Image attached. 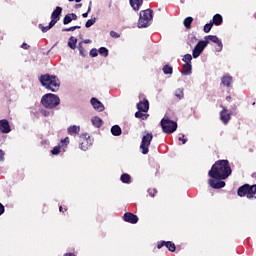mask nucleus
Masks as SVG:
<instances>
[{
	"label": "nucleus",
	"mask_w": 256,
	"mask_h": 256,
	"mask_svg": "<svg viewBox=\"0 0 256 256\" xmlns=\"http://www.w3.org/2000/svg\"><path fill=\"white\" fill-rule=\"evenodd\" d=\"M63 13V8L60 6L56 7L51 14V25H57L58 21L61 19V14Z\"/></svg>",
	"instance_id": "9d476101"
},
{
	"label": "nucleus",
	"mask_w": 256,
	"mask_h": 256,
	"mask_svg": "<svg viewBox=\"0 0 256 256\" xmlns=\"http://www.w3.org/2000/svg\"><path fill=\"white\" fill-rule=\"evenodd\" d=\"M232 109H237V107H236V106H234Z\"/></svg>",
	"instance_id": "680f3d73"
},
{
	"label": "nucleus",
	"mask_w": 256,
	"mask_h": 256,
	"mask_svg": "<svg viewBox=\"0 0 256 256\" xmlns=\"http://www.w3.org/2000/svg\"><path fill=\"white\" fill-rule=\"evenodd\" d=\"M90 103L96 111H99L100 113L105 111V105H103L97 98H91Z\"/></svg>",
	"instance_id": "dca6fc26"
},
{
	"label": "nucleus",
	"mask_w": 256,
	"mask_h": 256,
	"mask_svg": "<svg viewBox=\"0 0 256 256\" xmlns=\"http://www.w3.org/2000/svg\"><path fill=\"white\" fill-rule=\"evenodd\" d=\"M226 101H228V102L231 101V96H227Z\"/></svg>",
	"instance_id": "13d9d810"
},
{
	"label": "nucleus",
	"mask_w": 256,
	"mask_h": 256,
	"mask_svg": "<svg viewBox=\"0 0 256 256\" xmlns=\"http://www.w3.org/2000/svg\"><path fill=\"white\" fill-rule=\"evenodd\" d=\"M120 181H122V183H126V184L131 183V175H129L127 173L122 174L120 177Z\"/></svg>",
	"instance_id": "c85d7f7f"
},
{
	"label": "nucleus",
	"mask_w": 256,
	"mask_h": 256,
	"mask_svg": "<svg viewBox=\"0 0 256 256\" xmlns=\"http://www.w3.org/2000/svg\"><path fill=\"white\" fill-rule=\"evenodd\" d=\"M136 119H142V121H145L147 119V114H143V111L139 110L135 113Z\"/></svg>",
	"instance_id": "473e14b6"
},
{
	"label": "nucleus",
	"mask_w": 256,
	"mask_h": 256,
	"mask_svg": "<svg viewBox=\"0 0 256 256\" xmlns=\"http://www.w3.org/2000/svg\"><path fill=\"white\" fill-rule=\"evenodd\" d=\"M81 142H80V149L82 151H87L91 145H93V140L91 139V136L88 134H83L81 136Z\"/></svg>",
	"instance_id": "6e6552de"
},
{
	"label": "nucleus",
	"mask_w": 256,
	"mask_h": 256,
	"mask_svg": "<svg viewBox=\"0 0 256 256\" xmlns=\"http://www.w3.org/2000/svg\"><path fill=\"white\" fill-rule=\"evenodd\" d=\"M68 1L73 2V1H75V0H68Z\"/></svg>",
	"instance_id": "e2e57ef3"
},
{
	"label": "nucleus",
	"mask_w": 256,
	"mask_h": 256,
	"mask_svg": "<svg viewBox=\"0 0 256 256\" xmlns=\"http://www.w3.org/2000/svg\"><path fill=\"white\" fill-rule=\"evenodd\" d=\"M61 104V99L59 96L48 93L42 96L41 98V105L45 109H55V107L59 106Z\"/></svg>",
	"instance_id": "7ed1b4c3"
},
{
	"label": "nucleus",
	"mask_w": 256,
	"mask_h": 256,
	"mask_svg": "<svg viewBox=\"0 0 256 256\" xmlns=\"http://www.w3.org/2000/svg\"><path fill=\"white\" fill-rule=\"evenodd\" d=\"M81 26H72V27H69V28H63L62 31L63 32H69V31H75L76 29H80Z\"/></svg>",
	"instance_id": "a19ab883"
},
{
	"label": "nucleus",
	"mask_w": 256,
	"mask_h": 256,
	"mask_svg": "<svg viewBox=\"0 0 256 256\" xmlns=\"http://www.w3.org/2000/svg\"><path fill=\"white\" fill-rule=\"evenodd\" d=\"M182 61H184V63L191 64V61H193V56H191V54H185L182 58Z\"/></svg>",
	"instance_id": "f704fd0d"
},
{
	"label": "nucleus",
	"mask_w": 256,
	"mask_h": 256,
	"mask_svg": "<svg viewBox=\"0 0 256 256\" xmlns=\"http://www.w3.org/2000/svg\"><path fill=\"white\" fill-rule=\"evenodd\" d=\"M53 27H55V25H51V22L46 27L43 26V24H39V29H41L42 33H47V31H49L50 29H53Z\"/></svg>",
	"instance_id": "7c9ffc66"
},
{
	"label": "nucleus",
	"mask_w": 256,
	"mask_h": 256,
	"mask_svg": "<svg viewBox=\"0 0 256 256\" xmlns=\"http://www.w3.org/2000/svg\"><path fill=\"white\" fill-rule=\"evenodd\" d=\"M78 51L82 57H86L87 52L85 51V48H83V43L81 42L78 44Z\"/></svg>",
	"instance_id": "72a5a7b5"
},
{
	"label": "nucleus",
	"mask_w": 256,
	"mask_h": 256,
	"mask_svg": "<svg viewBox=\"0 0 256 256\" xmlns=\"http://www.w3.org/2000/svg\"><path fill=\"white\" fill-rule=\"evenodd\" d=\"M153 21V11L151 9H146L140 12V17L138 20L139 29L149 27Z\"/></svg>",
	"instance_id": "20e7f679"
},
{
	"label": "nucleus",
	"mask_w": 256,
	"mask_h": 256,
	"mask_svg": "<svg viewBox=\"0 0 256 256\" xmlns=\"http://www.w3.org/2000/svg\"><path fill=\"white\" fill-rule=\"evenodd\" d=\"M213 25L219 26L223 23V16H221V14H215L213 16L212 22Z\"/></svg>",
	"instance_id": "5701e85b"
},
{
	"label": "nucleus",
	"mask_w": 256,
	"mask_h": 256,
	"mask_svg": "<svg viewBox=\"0 0 256 256\" xmlns=\"http://www.w3.org/2000/svg\"><path fill=\"white\" fill-rule=\"evenodd\" d=\"M52 155H59V153H61V146H55L52 150H51Z\"/></svg>",
	"instance_id": "ea45409f"
},
{
	"label": "nucleus",
	"mask_w": 256,
	"mask_h": 256,
	"mask_svg": "<svg viewBox=\"0 0 256 256\" xmlns=\"http://www.w3.org/2000/svg\"><path fill=\"white\" fill-rule=\"evenodd\" d=\"M84 43H91V40H89V39H86V40H84Z\"/></svg>",
	"instance_id": "4d7b16f0"
},
{
	"label": "nucleus",
	"mask_w": 256,
	"mask_h": 256,
	"mask_svg": "<svg viewBox=\"0 0 256 256\" xmlns=\"http://www.w3.org/2000/svg\"><path fill=\"white\" fill-rule=\"evenodd\" d=\"M95 21H96L95 18L87 20V22H86V24H85V27H86L87 29H89V27H93V25H95Z\"/></svg>",
	"instance_id": "58836bf2"
},
{
	"label": "nucleus",
	"mask_w": 256,
	"mask_h": 256,
	"mask_svg": "<svg viewBox=\"0 0 256 256\" xmlns=\"http://www.w3.org/2000/svg\"><path fill=\"white\" fill-rule=\"evenodd\" d=\"M40 113H41V115H43V117H49V115H51V111L46 110V109H41Z\"/></svg>",
	"instance_id": "79ce46f5"
},
{
	"label": "nucleus",
	"mask_w": 256,
	"mask_h": 256,
	"mask_svg": "<svg viewBox=\"0 0 256 256\" xmlns=\"http://www.w3.org/2000/svg\"><path fill=\"white\" fill-rule=\"evenodd\" d=\"M164 75H173V67L168 64L164 65L162 68Z\"/></svg>",
	"instance_id": "cd10ccee"
},
{
	"label": "nucleus",
	"mask_w": 256,
	"mask_h": 256,
	"mask_svg": "<svg viewBox=\"0 0 256 256\" xmlns=\"http://www.w3.org/2000/svg\"><path fill=\"white\" fill-rule=\"evenodd\" d=\"M130 5L134 11H139L141 5H143V0H130Z\"/></svg>",
	"instance_id": "4be33fe9"
},
{
	"label": "nucleus",
	"mask_w": 256,
	"mask_h": 256,
	"mask_svg": "<svg viewBox=\"0 0 256 256\" xmlns=\"http://www.w3.org/2000/svg\"><path fill=\"white\" fill-rule=\"evenodd\" d=\"M68 47L70 49H77V38L71 36L68 40Z\"/></svg>",
	"instance_id": "a878e982"
},
{
	"label": "nucleus",
	"mask_w": 256,
	"mask_h": 256,
	"mask_svg": "<svg viewBox=\"0 0 256 256\" xmlns=\"http://www.w3.org/2000/svg\"><path fill=\"white\" fill-rule=\"evenodd\" d=\"M163 247H167L168 251L171 253H175V251H177V246L171 241L162 240L157 243V249H163Z\"/></svg>",
	"instance_id": "1a4fd4ad"
},
{
	"label": "nucleus",
	"mask_w": 256,
	"mask_h": 256,
	"mask_svg": "<svg viewBox=\"0 0 256 256\" xmlns=\"http://www.w3.org/2000/svg\"><path fill=\"white\" fill-rule=\"evenodd\" d=\"M151 141H153L152 132H148L142 137L140 149L143 155H147V153H149V147H151Z\"/></svg>",
	"instance_id": "423d86ee"
},
{
	"label": "nucleus",
	"mask_w": 256,
	"mask_h": 256,
	"mask_svg": "<svg viewBox=\"0 0 256 256\" xmlns=\"http://www.w3.org/2000/svg\"><path fill=\"white\" fill-rule=\"evenodd\" d=\"M91 121H92V125H94L98 129H99V127H101V125H103V120L100 117L94 116L91 119Z\"/></svg>",
	"instance_id": "393cba45"
},
{
	"label": "nucleus",
	"mask_w": 256,
	"mask_h": 256,
	"mask_svg": "<svg viewBox=\"0 0 256 256\" xmlns=\"http://www.w3.org/2000/svg\"><path fill=\"white\" fill-rule=\"evenodd\" d=\"M111 133L114 135V137H119L123 131L121 130V127L119 125H114L111 128Z\"/></svg>",
	"instance_id": "b1692460"
},
{
	"label": "nucleus",
	"mask_w": 256,
	"mask_h": 256,
	"mask_svg": "<svg viewBox=\"0 0 256 256\" xmlns=\"http://www.w3.org/2000/svg\"><path fill=\"white\" fill-rule=\"evenodd\" d=\"M5 159V152L0 149V161H3Z\"/></svg>",
	"instance_id": "8fccbe9b"
},
{
	"label": "nucleus",
	"mask_w": 256,
	"mask_h": 256,
	"mask_svg": "<svg viewBox=\"0 0 256 256\" xmlns=\"http://www.w3.org/2000/svg\"><path fill=\"white\" fill-rule=\"evenodd\" d=\"M62 145L65 143L67 145L69 143V137H66L64 140L61 141Z\"/></svg>",
	"instance_id": "864d4df0"
},
{
	"label": "nucleus",
	"mask_w": 256,
	"mask_h": 256,
	"mask_svg": "<svg viewBox=\"0 0 256 256\" xmlns=\"http://www.w3.org/2000/svg\"><path fill=\"white\" fill-rule=\"evenodd\" d=\"M21 48L27 50V49H30L31 46H29V44H27V43L24 42V43L21 45Z\"/></svg>",
	"instance_id": "de8ad7c7"
},
{
	"label": "nucleus",
	"mask_w": 256,
	"mask_h": 256,
	"mask_svg": "<svg viewBox=\"0 0 256 256\" xmlns=\"http://www.w3.org/2000/svg\"><path fill=\"white\" fill-rule=\"evenodd\" d=\"M99 55V51L97 49H91L90 50V57H97Z\"/></svg>",
	"instance_id": "37998d69"
},
{
	"label": "nucleus",
	"mask_w": 256,
	"mask_h": 256,
	"mask_svg": "<svg viewBox=\"0 0 256 256\" xmlns=\"http://www.w3.org/2000/svg\"><path fill=\"white\" fill-rule=\"evenodd\" d=\"M209 41L208 40H200L197 45L194 47L192 51V55L194 59H197L201 53L205 50V47H207Z\"/></svg>",
	"instance_id": "0eeeda50"
},
{
	"label": "nucleus",
	"mask_w": 256,
	"mask_h": 256,
	"mask_svg": "<svg viewBox=\"0 0 256 256\" xmlns=\"http://www.w3.org/2000/svg\"><path fill=\"white\" fill-rule=\"evenodd\" d=\"M98 53L99 55H102V57H109V49L105 47H100Z\"/></svg>",
	"instance_id": "2f4dec72"
},
{
	"label": "nucleus",
	"mask_w": 256,
	"mask_h": 256,
	"mask_svg": "<svg viewBox=\"0 0 256 256\" xmlns=\"http://www.w3.org/2000/svg\"><path fill=\"white\" fill-rule=\"evenodd\" d=\"M160 125L163 133H166L167 135H171V133H175L177 131V122L169 118H163Z\"/></svg>",
	"instance_id": "39448f33"
},
{
	"label": "nucleus",
	"mask_w": 256,
	"mask_h": 256,
	"mask_svg": "<svg viewBox=\"0 0 256 256\" xmlns=\"http://www.w3.org/2000/svg\"><path fill=\"white\" fill-rule=\"evenodd\" d=\"M90 12H91V2L89 3L87 12L83 13L82 17L87 18Z\"/></svg>",
	"instance_id": "a18cd8bd"
},
{
	"label": "nucleus",
	"mask_w": 256,
	"mask_h": 256,
	"mask_svg": "<svg viewBox=\"0 0 256 256\" xmlns=\"http://www.w3.org/2000/svg\"><path fill=\"white\" fill-rule=\"evenodd\" d=\"M76 3H81V0H75Z\"/></svg>",
	"instance_id": "bf43d9fd"
},
{
	"label": "nucleus",
	"mask_w": 256,
	"mask_h": 256,
	"mask_svg": "<svg viewBox=\"0 0 256 256\" xmlns=\"http://www.w3.org/2000/svg\"><path fill=\"white\" fill-rule=\"evenodd\" d=\"M249 193H250V185L244 184L240 186L237 190L238 197H247L249 199Z\"/></svg>",
	"instance_id": "4468645a"
},
{
	"label": "nucleus",
	"mask_w": 256,
	"mask_h": 256,
	"mask_svg": "<svg viewBox=\"0 0 256 256\" xmlns=\"http://www.w3.org/2000/svg\"><path fill=\"white\" fill-rule=\"evenodd\" d=\"M252 177H256V173H253V174H252Z\"/></svg>",
	"instance_id": "052dcab7"
},
{
	"label": "nucleus",
	"mask_w": 256,
	"mask_h": 256,
	"mask_svg": "<svg viewBox=\"0 0 256 256\" xmlns=\"http://www.w3.org/2000/svg\"><path fill=\"white\" fill-rule=\"evenodd\" d=\"M178 139H179V141H182L183 145H185V143H187V139H185V135H182Z\"/></svg>",
	"instance_id": "09e8293b"
},
{
	"label": "nucleus",
	"mask_w": 256,
	"mask_h": 256,
	"mask_svg": "<svg viewBox=\"0 0 256 256\" xmlns=\"http://www.w3.org/2000/svg\"><path fill=\"white\" fill-rule=\"evenodd\" d=\"M211 29H213V23L212 22L206 24L203 28V31H204V33H210Z\"/></svg>",
	"instance_id": "e433bc0d"
},
{
	"label": "nucleus",
	"mask_w": 256,
	"mask_h": 256,
	"mask_svg": "<svg viewBox=\"0 0 256 256\" xmlns=\"http://www.w3.org/2000/svg\"><path fill=\"white\" fill-rule=\"evenodd\" d=\"M175 96L178 99H183V97H185V94L183 93V89L182 88H178L175 92Z\"/></svg>",
	"instance_id": "c9c22d12"
},
{
	"label": "nucleus",
	"mask_w": 256,
	"mask_h": 256,
	"mask_svg": "<svg viewBox=\"0 0 256 256\" xmlns=\"http://www.w3.org/2000/svg\"><path fill=\"white\" fill-rule=\"evenodd\" d=\"M123 220L126 222V223H131L132 225H135L137 223H139V217L131 212H126L124 215H123Z\"/></svg>",
	"instance_id": "ddd939ff"
},
{
	"label": "nucleus",
	"mask_w": 256,
	"mask_h": 256,
	"mask_svg": "<svg viewBox=\"0 0 256 256\" xmlns=\"http://www.w3.org/2000/svg\"><path fill=\"white\" fill-rule=\"evenodd\" d=\"M208 184L210 185V187H212V189H223V187H225V181L217 180L214 178L209 179Z\"/></svg>",
	"instance_id": "2eb2a0df"
},
{
	"label": "nucleus",
	"mask_w": 256,
	"mask_h": 256,
	"mask_svg": "<svg viewBox=\"0 0 256 256\" xmlns=\"http://www.w3.org/2000/svg\"><path fill=\"white\" fill-rule=\"evenodd\" d=\"M249 199H256V184L250 185Z\"/></svg>",
	"instance_id": "c756f323"
},
{
	"label": "nucleus",
	"mask_w": 256,
	"mask_h": 256,
	"mask_svg": "<svg viewBox=\"0 0 256 256\" xmlns=\"http://www.w3.org/2000/svg\"><path fill=\"white\" fill-rule=\"evenodd\" d=\"M205 39H206V41H211L212 43L217 44L216 51L218 53L223 51V42H221V40H219V37H217L215 35H208L205 37Z\"/></svg>",
	"instance_id": "f8f14e48"
},
{
	"label": "nucleus",
	"mask_w": 256,
	"mask_h": 256,
	"mask_svg": "<svg viewBox=\"0 0 256 256\" xmlns=\"http://www.w3.org/2000/svg\"><path fill=\"white\" fill-rule=\"evenodd\" d=\"M71 21H73L72 18H71V15H70V14H67V15L64 17V19H63V24H64V25H69V23H71Z\"/></svg>",
	"instance_id": "4c0bfd02"
},
{
	"label": "nucleus",
	"mask_w": 256,
	"mask_h": 256,
	"mask_svg": "<svg viewBox=\"0 0 256 256\" xmlns=\"http://www.w3.org/2000/svg\"><path fill=\"white\" fill-rule=\"evenodd\" d=\"M69 15H70L72 21H77V14H75V13H70Z\"/></svg>",
	"instance_id": "3c124183"
},
{
	"label": "nucleus",
	"mask_w": 256,
	"mask_h": 256,
	"mask_svg": "<svg viewBox=\"0 0 256 256\" xmlns=\"http://www.w3.org/2000/svg\"><path fill=\"white\" fill-rule=\"evenodd\" d=\"M193 23V17L189 16L184 19L183 25L186 29H191V25Z\"/></svg>",
	"instance_id": "bb28decb"
},
{
	"label": "nucleus",
	"mask_w": 256,
	"mask_h": 256,
	"mask_svg": "<svg viewBox=\"0 0 256 256\" xmlns=\"http://www.w3.org/2000/svg\"><path fill=\"white\" fill-rule=\"evenodd\" d=\"M148 193L150 195V197H155V193H157L156 189H148Z\"/></svg>",
	"instance_id": "49530a36"
},
{
	"label": "nucleus",
	"mask_w": 256,
	"mask_h": 256,
	"mask_svg": "<svg viewBox=\"0 0 256 256\" xmlns=\"http://www.w3.org/2000/svg\"><path fill=\"white\" fill-rule=\"evenodd\" d=\"M59 211L60 213H65V211H67V208L63 210V206H59Z\"/></svg>",
	"instance_id": "5fc2aeb1"
},
{
	"label": "nucleus",
	"mask_w": 256,
	"mask_h": 256,
	"mask_svg": "<svg viewBox=\"0 0 256 256\" xmlns=\"http://www.w3.org/2000/svg\"><path fill=\"white\" fill-rule=\"evenodd\" d=\"M221 83L224 87H231V83H233V77L224 75L221 79Z\"/></svg>",
	"instance_id": "aec40b11"
},
{
	"label": "nucleus",
	"mask_w": 256,
	"mask_h": 256,
	"mask_svg": "<svg viewBox=\"0 0 256 256\" xmlns=\"http://www.w3.org/2000/svg\"><path fill=\"white\" fill-rule=\"evenodd\" d=\"M3 213H5V206H3V205L0 203V216L3 215Z\"/></svg>",
	"instance_id": "603ef678"
},
{
	"label": "nucleus",
	"mask_w": 256,
	"mask_h": 256,
	"mask_svg": "<svg viewBox=\"0 0 256 256\" xmlns=\"http://www.w3.org/2000/svg\"><path fill=\"white\" fill-rule=\"evenodd\" d=\"M82 6H83V4H77L76 9H79V7H82Z\"/></svg>",
	"instance_id": "6e6d98bb"
},
{
	"label": "nucleus",
	"mask_w": 256,
	"mask_h": 256,
	"mask_svg": "<svg viewBox=\"0 0 256 256\" xmlns=\"http://www.w3.org/2000/svg\"><path fill=\"white\" fill-rule=\"evenodd\" d=\"M232 173L229 160L216 161L211 169L208 171V175L211 179H217L218 181H225Z\"/></svg>",
	"instance_id": "f257e3e1"
},
{
	"label": "nucleus",
	"mask_w": 256,
	"mask_h": 256,
	"mask_svg": "<svg viewBox=\"0 0 256 256\" xmlns=\"http://www.w3.org/2000/svg\"><path fill=\"white\" fill-rule=\"evenodd\" d=\"M39 81L42 87H45L48 91H52V93H57V91H59V87H61L59 78L50 74L41 75Z\"/></svg>",
	"instance_id": "f03ea898"
},
{
	"label": "nucleus",
	"mask_w": 256,
	"mask_h": 256,
	"mask_svg": "<svg viewBox=\"0 0 256 256\" xmlns=\"http://www.w3.org/2000/svg\"><path fill=\"white\" fill-rule=\"evenodd\" d=\"M192 71H193V66L191 65V63H185L182 66V70H181L182 75H191Z\"/></svg>",
	"instance_id": "6ab92c4d"
},
{
	"label": "nucleus",
	"mask_w": 256,
	"mask_h": 256,
	"mask_svg": "<svg viewBox=\"0 0 256 256\" xmlns=\"http://www.w3.org/2000/svg\"><path fill=\"white\" fill-rule=\"evenodd\" d=\"M222 111L220 112V119L224 123V125H227L229 121H231V114L229 113V110L227 107L220 105Z\"/></svg>",
	"instance_id": "9b49d317"
},
{
	"label": "nucleus",
	"mask_w": 256,
	"mask_h": 256,
	"mask_svg": "<svg viewBox=\"0 0 256 256\" xmlns=\"http://www.w3.org/2000/svg\"><path fill=\"white\" fill-rule=\"evenodd\" d=\"M110 37H113V39H119V37H121V35L115 31H111Z\"/></svg>",
	"instance_id": "c03bdc74"
},
{
	"label": "nucleus",
	"mask_w": 256,
	"mask_h": 256,
	"mask_svg": "<svg viewBox=\"0 0 256 256\" xmlns=\"http://www.w3.org/2000/svg\"><path fill=\"white\" fill-rule=\"evenodd\" d=\"M137 109L138 111H142V113H147V111H149V100L144 98L143 101L137 104Z\"/></svg>",
	"instance_id": "a211bd4d"
},
{
	"label": "nucleus",
	"mask_w": 256,
	"mask_h": 256,
	"mask_svg": "<svg viewBox=\"0 0 256 256\" xmlns=\"http://www.w3.org/2000/svg\"><path fill=\"white\" fill-rule=\"evenodd\" d=\"M67 131H68V135H79L81 131V127L77 125H72L68 127Z\"/></svg>",
	"instance_id": "412c9836"
},
{
	"label": "nucleus",
	"mask_w": 256,
	"mask_h": 256,
	"mask_svg": "<svg viewBox=\"0 0 256 256\" xmlns=\"http://www.w3.org/2000/svg\"><path fill=\"white\" fill-rule=\"evenodd\" d=\"M0 133H11V125L9 124V120H0Z\"/></svg>",
	"instance_id": "f3484780"
}]
</instances>
